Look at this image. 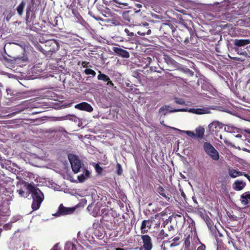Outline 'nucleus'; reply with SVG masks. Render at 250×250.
Returning a JSON list of instances; mask_svg holds the SVG:
<instances>
[{
    "mask_svg": "<svg viewBox=\"0 0 250 250\" xmlns=\"http://www.w3.org/2000/svg\"><path fill=\"white\" fill-rule=\"evenodd\" d=\"M27 188L32 193L33 198L32 208L33 210H37L40 208L41 204L43 200L44 195L38 188H36L31 184H28Z\"/></svg>",
    "mask_w": 250,
    "mask_h": 250,
    "instance_id": "f257e3e1",
    "label": "nucleus"
},
{
    "mask_svg": "<svg viewBox=\"0 0 250 250\" xmlns=\"http://www.w3.org/2000/svg\"><path fill=\"white\" fill-rule=\"evenodd\" d=\"M194 37V33L191 28L187 27L184 29H179L177 31V40L180 43L184 42L186 44L190 43Z\"/></svg>",
    "mask_w": 250,
    "mask_h": 250,
    "instance_id": "f03ea898",
    "label": "nucleus"
},
{
    "mask_svg": "<svg viewBox=\"0 0 250 250\" xmlns=\"http://www.w3.org/2000/svg\"><path fill=\"white\" fill-rule=\"evenodd\" d=\"M37 6V4L36 0H30V2L28 3L26 10V24L27 26H29L30 29L32 30H34V27L33 25V19L35 17L33 16L30 17V13L36 8Z\"/></svg>",
    "mask_w": 250,
    "mask_h": 250,
    "instance_id": "7ed1b4c3",
    "label": "nucleus"
},
{
    "mask_svg": "<svg viewBox=\"0 0 250 250\" xmlns=\"http://www.w3.org/2000/svg\"><path fill=\"white\" fill-rule=\"evenodd\" d=\"M108 6L113 11L121 13L124 10L127 9L128 3L125 0H110Z\"/></svg>",
    "mask_w": 250,
    "mask_h": 250,
    "instance_id": "20e7f679",
    "label": "nucleus"
},
{
    "mask_svg": "<svg viewBox=\"0 0 250 250\" xmlns=\"http://www.w3.org/2000/svg\"><path fill=\"white\" fill-rule=\"evenodd\" d=\"M159 214L157 213L155 214L154 217H151L148 220H144L142 221L140 230L142 234L146 233L148 230L151 228V227L153 226V224L156 222V219H158Z\"/></svg>",
    "mask_w": 250,
    "mask_h": 250,
    "instance_id": "39448f33",
    "label": "nucleus"
},
{
    "mask_svg": "<svg viewBox=\"0 0 250 250\" xmlns=\"http://www.w3.org/2000/svg\"><path fill=\"white\" fill-rule=\"evenodd\" d=\"M203 149L207 154L214 160L219 159V155L217 150L208 142H205L203 145Z\"/></svg>",
    "mask_w": 250,
    "mask_h": 250,
    "instance_id": "423d86ee",
    "label": "nucleus"
},
{
    "mask_svg": "<svg viewBox=\"0 0 250 250\" xmlns=\"http://www.w3.org/2000/svg\"><path fill=\"white\" fill-rule=\"evenodd\" d=\"M143 245L139 250H151L153 248V243L151 237L148 234L141 235Z\"/></svg>",
    "mask_w": 250,
    "mask_h": 250,
    "instance_id": "0eeeda50",
    "label": "nucleus"
},
{
    "mask_svg": "<svg viewBox=\"0 0 250 250\" xmlns=\"http://www.w3.org/2000/svg\"><path fill=\"white\" fill-rule=\"evenodd\" d=\"M68 159L71 164L72 169L75 173H78L81 168V163L80 160L77 156L69 154L68 155Z\"/></svg>",
    "mask_w": 250,
    "mask_h": 250,
    "instance_id": "6e6552de",
    "label": "nucleus"
},
{
    "mask_svg": "<svg viewBox=\"0 0 250 250\" xmlns=\"http://www.w3.org/2000/svg\"><path fill=\"white\" fill-rule=\"evenodd\" d=\"M74 210V208H67L63 206L62 204H61L59 207L58 211L56 213L53 214V215L58 217L62 215L70 214L72 213Z\"/></svg>",
    "mask_w": 250,
    "mask_h": 250,
    "instance_id": "1a4fd4ad",
    "label": "nucleus"
},
{
    "mask_svg": "<svg viewBox=\"0 0 250 250\" xmlns=\"http://www.w3.org/2000/svg\"><path fill=\"white\" fill-rule=\"evenodd\" d=\"M223 125L218 121H214L210 123L208 126L209 132L215 134L223 128Z\"/></svg>",
    "mask_w": 250,
    "mask_h": 250,
    "instance_id": "9d476101",
    "label": "nucleus"
},
{
    "mask_svg": "<svg viewBox=\"0 0 250 250\" xmlns=\"http://www.w3.org/2000/svg\"><path fill=\"white\" fill-rule=\"evenodd\" d=\"M175 27L171 23H167L166 22L163 23L160 27V31L163 32L164 34L169 35L170 33H172L175 31Z\"/></svg>",
    "mask_w": 250,
    "mask_h": 250,
    "instance_id": "9b49d317",
    "label": "nucleus"
},
{
    "mask_svg": "<svg viewBox=\"0 0 250 250\" xmlns=\"http://www.w3.org/2000/svg\"><path fill=\"white\" fill-rule=\"evenodd\" d=\"M76 109L80 110H84L89 112L93 111V108L92 106L86 102H82L75 105Z\"/></svg>",
    "mask_w": 250,
    "mask_h": 250,
    "instance_id": "f8f14e48",
    "label": "nucleus"
},
{
    "mask_svg": "<svg viewBox=\"0 0 250 250\" xmlns=\"http://www.w3.org/2000/svg\"><path fill=\"white\" fill-rule=\"evenodd\" d=\"M103 220L104 221L110 223L111 227H116L117 226V224L115 221V218L111 213H104L103 216Z\"/></svg>",
    "mask_w": 250,
    "mask_h": 250,
    "instance_id": "ddd939ff",
    "label": "nucleus"
},
{
    "mask_svg": "<svg viewBox=\"0 0 250 250\" xmlns=\"http://www.w3.org/2000/svg\"><path fill=\"white\" fill-rule=\"evenodd\" d=\"M97 79L99 80L106 82V85L110 87H113L114 85L109 77L107 75L102 73L101 71H99V74L97 76Z\"/></svg>",
    "mask_w": 250,
    "mask_h": 250,
    "instance_id": "4468645a",
    "label": "nucleus"
},
{
    "mask_svg": "<svg viewBox=\"0 0 250 250\" xmlns=\"http://www.w3.org/2000/svg\"><path fill=\"white\" fill-rule=\"evenodd\" d=\"M113 50L116 55L120 57L124 58H128L130 56L129 53L127 51L120 47H113Z\"/></svg>",
    "mask_w": 250,
    "mask_h": 250,
    "instance_id": "2eb2a0df",
    "label": "nucleus"
},
{
    "mask_svg": "<svg viewBox=\"0 0 250 250\" xmlns=\"http://www.w3.org/2000/svg\"><path fill=\"white\" fill-rule=\"evenodd\" d=\"M157 191L167 201L170 202L172 201L171 195L167 194L165 189L162 186H160L158 187Z\"/></svg>",
    "mask_w": 250,
    "mask_h": 250,
    "instance_id": "dca6fc26",
    "label": "nucleus"
},
{
    "mask_svg": "<svg viewBox=\"0 0 250 250\" xmlns=\"http://www.w3.org/2000/svg\"><path fill=\"white\" fill-rule=\"evenodd\" d=\"M250 43V39H235L233 41L234 45L237 47L244 46Z\"/></svg>",
    "mask_w": 250,
    "mask_h": 250,
    "instance_id": "f3484780",
    "label": "nucleus"
},
{
    "mask_svg": "<svg viewBox=\"0 0 250 250\" xmlns=\"http://www.w3.org/2000/svg\"><path fill=\"white\" fill-rule=\"evenodd\" d=\"M250 200V192L249 191L246 192L241 195V203L246 206L247 205Z\"/></svg>",
    "mask_w": 250,
    "mask_h": 250,
    "instance_id": "a211bd4d",
    "label": "nucleus"
},
{
    "mask_svg": "<svg viewBox=\"0 0 250 250\" xmlns=\"http://www.w3.org/2000/svg\"><path fill=\"white\" fill-rule=\"evenodd\" d=\"M205 129L203 127L199 126L195 129V138L202 139L204 138Z\"/></svg>",
    "mask_w": 250,
    "mask_h": 250,
    "instance_id": "6ab92c4d",
    "label": "nucleus"
},
{
    "mask_svg": "<svg viewBox=\"0 0 250 250\" xmlns=\"http://www.w3.org/2000/svg\"><path fill=\"white\" fill-rule=\"evenodd\" d=\"M246 186V183L242 181L237 180L233 184V188L238 191L242 190Z\"/></svg>",
    "mask_w": 250,
    "mask_h": 250,
    "instance_id": "aec40b11",
    "label": "nucleus"
},
{
    "mask_svg": "<svg viewBox=\"0 0 250 250\" xmlns=\"http://www.w3.org/2000/svg\"><path fill=\"white\" fill-rule=\"evenodd\" d=\"M229 176L231 178H236L239 176H244V174H245V172L240 171L236 169H229Z\"/></svg>",
    "mask_w": 250,
    "mask_h": 250,
    "instance_id": "412c9836",
    "label": "nucleus"
},
{
    "mask_svg": "<svg viewBox=\"0 0 250 250\" xmlns=\"http://www.w3.org/2000/svg\"><path fill=\"white\" fill-rule=\"evenodd\" d=\"M26 5V2L25 0H22L21 3L17 6L16 10L18 15L20 16H21L23 15V10Z\"/></svg>",
    "mask_w": 250,
    "mask_h": 250,
    "instance_id": "4be33fe9",
    "label": "nucleus"
},
{
    "mask_svg": "<svg viewBox=\"0 0 250 250\" xmlns=\"http://www.w3.org/2000/svg\"><path fill=\"white\" fill-rule=\"evenodd\" d=\"M163 59L165 62L168 64L170 65L175 66L176 62L172 59L169 55L164 54Z\"/></svg>",
    "mask_w": 250,
    "mask_h": 250,
    "instance_id": "5701e85b",
    "label": "nucleus"
},
{
    "mask_svg": "<svg viewBox=\"0 0 250 250\" xmlns=\"http://www.w3.org/2000/svg\"><path fill=\"white\" fill-rule=\"evenodd\" d=\"M121 32H125L127 37H132L134 35L133 28L130 26L128 28H124L123 27L121 29Z\"/></svg>",
    "mask_w": 250,
    "mask_h": 250,
    "instance_id": "b1692460",
    "label": "nucleus"
},
{
    "mask_svg": "<svg viewBox=\"0 0 250 250\" xmlns=\"http://www.w3.org/2000/svg\"><path fill=\"white\" fill-rule=\"evenodd\" d=\"M186 237L184 240V246L185 249H188L190 246V239L191 238V235L190 234H185Z\"/></svg>",
    "mask_w": 250,
    "mask_h": 250,
    "instance_id": "393cba45",
    "label": "nucleus"
},
{
    "mask_svg": "<svg viewBox=\"0 0 250 250\" xmlns=\"http://www.w3.org/2000/svg\"><path fill=\"white\" fill-rule=\"evenodd\" d=\"M189 111L196 114H204L208 113L207 110L203 108H192Z\"/></svg>",
    "mask_w": 250,
    "mask_h": 250,
    "instance_id": "a878e982",
    "label": "nucleus"
},
{
    "mask_svg": "<svg viewBox=\"0 0 250 250\" xmlns=\"http://www.w3.org/2000/svg\"><path fill=\"white\" fill-rule=\"evenodd\" d=\"M103 230L101 227H99L98 229H95L94 231V234L99 239H102L103 237Z\"/></svg>",
    "mask_w": 250,
    "mask_h": 250,
    "instance_id": "bb28decb",
    "label": "nucleus"
},
{
    "mask_svg": "<svg viewBox=\"0 0 250 250\" xmlns=\"http://www.w3.org/2000/svg\"><path fill=\"white\" fill-rule=\"evenodd\" d=\"M170 108L169 105H164L162 106L159 110V113L166 115L167 114L166 111H167Z\"/></svg>",
    "mask_w": 250,
    "mask_h": 250,
    "instance_id": "cd10ccee",
    "label": "nucleus"
},
{
    "mask_svg": "<svg viewBox=\"0 0 250 250\" xmlns=\"http://www.w3.org/2000/svg\"><path fill=\"white\" fill-rule=\"evenodd\" d=\"M159 214V217H158V219H156V222L154 223L153 224V225L154 226V228H159L160 225H161V217H160V215L161 216H163V215H164L165 214L164 213H163L162 212L160 213Z\"/></svg>",
    "mask_w": 250,
    "mask_h": 250,
    "instance_id": "c85d7f7f",
    "label": "nucleus"
},
{
    "mask_svg": "<svg viewBox=\"0 0 250 250\" xmlns=\"http://www.w3.org/2000/svg\"><path fill=\"white\" fill-rule=\"evenodd\" d=\"M188 229H190V231L191 234L192 233L193 231L196 230L195 222L192 219L191 220V222L189 224Z\"/></svg>",
    "mask_w": 250,
    "mask_h": 250,
    "instance_id": "c756f323",
    "label": "nucleus"
},
{
    "mask_svg": "<svg viewBox=\"0 0 250 250\" xmlns=\"http://www.w3.org/2000/svg\"><path fill=\"white\" fill-rule=\"evenodd\" d=\"M102 14L105 17H109L111 16L110 9L109 8H106L102 11Z\"/></svg>",
    "mask_w": 250,
    "mask_h": 250,
    "instance_id": "7c9ffc66",
    "label": "nucleus"
},
{
    "mask_svg": "<svg viewBox=\"0 0 250 250\" xmlns=\"http://www.w3.org/2000/svg\"><path fill=\"white\" fill-rule=\"evenodd\" d=\"M84 72L85 73V74L91 75L93 77H94L96 74V73L94 70H93L91 69H90V68H86L84 70Z\"/></svg>",
    "mask_w": 250,
    "mask_h": 250,
    "instance_id": "2f4dec72",
    "label": "nucleus"
},
{
    "mask_svg": "<svg viewBox=\"0 0 250 250\" xmlns=\"http://www.w3.org/2000/svg\"><path fill=\"white\" fill-rule=\"evenodd\" d=\"M205 221H206V222L207 223L208 227L210 229L212 227V226L213 225V222L208 216L206 217Z\"/></svg>",
    "mask_w": 250,
    "mask_h": 250,
    "instance_id": "473e14b6",
    "label": "nucleus"
},
{
    "mask_svg": "<svg viewBox=\"0 0 250 250\" xmlns=\"http://www.w3.org/2000/svg\"><path fill=\"white\" fill-rule=\"evenodd\" d=\"M117 168V174L118 175H121L123 173V170L121 164L117 163L116 166Z\"/></svg>",
    "mask_w": 250,
    "mask_h": 250,
    "instance_id": "72a5a7b5",
    "label": "nucleus"
},
{
    "mask_svg": "<svg viewBox=\"0 0 250 250\" xmlns=\"http://www.w3.org/2000/svg\"><path fill=\"white\" fill-rule=\"evenodd\" d=\"M96 172L99 174H102L103 169V168L98 164H97L95 167Z\"/></svg>",
    "mask_w": 250,
    "mask_h": 250,
    "instance_id": "f704fd0d",
    "label": "nucleus"
},
{
    "mask_svg": "<svg viewBox=\"0 0 250 250\" xmlns=\"http://www.w3.org/2000/svg\"><path fill=\"white\" fill-rule=\"evenodd\" d=\"M168 233L169 235H171V238H172L174 236V233L173 231L174 230V228L173 226L170 225V226L168 227Z\"/></svg>",
    "mask_w": 250,
    "mask_h": 250,
    "instance_id": "c9c22d12",
    "label": "nucleus"
},
{
    "mask_svg": "<svg viewBox=\"0 0 250 250\" xmlns=\"http://www.w3.org/2000/svg\"><path fill=\"white\" fill-rule=\"evenodd\" d=\"M144 61L145 63H146V67L148 66V65L150 64V63L152 61V59L149 57H147L146 58H144Z\"/></svg>",
    "mask_w": 250,
    "mask_h": 250,
    "instance_id": "e433bc0d",
    "label": "nucleus"
},
{
    "mask_svg": "<svg viewBox=\"0 0 250 250\" xmlns=\"http://www.w3.org/2000/svg\"><path fill=\"white\" fill-rule=\"evenodd\" d=\"M174 101L176 104L184 105L185 104V102L182 99H179L178 98H174Z\"/></svg>",
    "mask_w": 250,
    "mask_h": 250,
    "instance_id": "4c0bfd02",
    "label": "nucleus"
},
{
    "mask_svg": "<svg viewBox=\"0 0 250 250\" xmlns=\"http://www.w3.org/2000/svg\"><path fill=\"white\" fill-rule=\"evenodd\" d=\"M146 28L145 27H144V28L141 29L140 30H139L137 32V34L139 35L145 36V35H146Z\"/></svg>",
    "mask_w": 250,
    "mask_h": 250,
    "instance_id": "58836bf2",
    "label": "nucleus"
},
{
    "mask_svg": "<svg viewBox=\"0 0 250 250\" xmlns=\"http://www.w3.org/2000/svg\"><path fill=\"white\" fill-rule=\"evenodd\" d=\"M188 136H190V137H193V138H195V133H194L193 132L191 131H189V130H188V131H184Z\"/></svg>",
    "mask_w": 250,
    "mask_h": 250,
    "instance_id": "ea45409f",
    "label": "nucleus"
},
{
    "mask_svg": "<svg viewBox=\"0 0 250 250\" xmlns=\"http://www.w3.org/2000/svg\"><path fill=\"white\" fill-rule=\"evenodd\" d=\"M3 15H5V18L7 21H9L10 19L12 17V14H11V13H9L7 15H5V13H4Z\"/></svg>",
    "mask_w": 250,
    "mask_h": 250,
    "instance_id": "a19ab883",
    "label": "nucleus"
},
{
    "mask_svg": "<svg viewBox=\"0 0 250 250\" xmlns=\"http://www.w3.org/2000/svg\"><path fill=\"white\" fill-rule=\"evenodd\" d=\"M235 51L237 52L238 54L242 55H245L247 54V53L246 51H239V50L238 48H235Z\"/></svg>",
    "mask_w": 250,
    "mask_h": 250,
    "instance_id": "79ce46f5",
    "label": "nucleus"
},
{
    "mask_svg": "<svg viewBox=\"0 0 250 250\" xmlns=\"http://www.w3.org/2000/svg\"><path fill=\"white\" fill-rule=\"evenodd\" d=\"M81 64L83 67L87 68L89 64V62H88L83 61L82 62Z\"/></svg>",
    "mask_w": 250,
    "mask_h": 250,
    "instance_id": "37998d69",
    "label": "nucleus"
},
{
    "mask_svg": "<svg viewBox=\"0 0 250 250\" xmlns=\"http://www.w3.org/2000/svg\"><path fill=\"white\" fill-rule=\"evenodd\" d=\"M206 246L204 244H201V245L198 247L197 250H206Z\"/></svg>",
    "mask_w": 250,
    "mask_h": 250,
    "instance_id": "c03bdc74",
    "label": "nucleus"
},
{
    "mask_svg": "<svg viewBox=\"0 0 250 250\" xmlns=\"http://www.w3.org/2000/svg\"><path fill=\"white\" fill-rule=\"evenodd\" d=\"M160 234L162 235H164V237H167L169 236V234L167 233H165V231L164 229H162L160 232Z\"/></svg>",
    "mask_w": 250,
    "mask_h": 250,
    "instance_id": "a18cd8bd",
    "label": "nucleus"
},
{
    "mask_svg": "<svg viewBox=\"0 0 250 250\" xmlns=\"http://www.w3.org/2000/svg\"><path fill=\"white\" fill-rule=\"evenodd\" d=\"M78 178L80 182H82L84 180L85 177L83 174H82L81 175L78 176Z\"/></svg>",
    "mask_w": 250,
    "mask_h": 250,
    "instance_id": "49530a36",
    "label": "nucleus"
},
{
    "mask_svg": "<svg viewBox=\"0 0 250 250\" xmlns=\"http://www.w3.org/2000/svg\"><path fill=\"white\" fill-rule=\"evenodd\" d=\"M179 235L180 236H176V237H175L174 238H173L172 241L175 242L179 241L180 239H181V238L182 237V234L181 233H179Z\"/></svg>",
    "mask_w": 250,
    "mask_h": 250,
    "instance_id": "de8ad7c7",
    "label": "nucleus"
},
{
    "mask_svg": "<svg viewBox=\"0 0 250 250\" xmlns=\"http://www.w3.org/2000/svg\"><path fill=\"white\" fill-rule=\"evenodd\" d=\"M17 192H18L19 194L21 196H24L25 192L22 189H21L18 190Z\"/></svg>",
    "mask_w": 250,
    "mask_h": 250,
    "instance_id": "09e8293b",
    "label": "nucleus"
},
{
    "mask_svg": "<svg viewBox=\"0 0 250 250\" xmlns=\"http://www.w3.org/2000/svg\"><path fill=\"white\" fill-rule=\"evenodd\" d=\"M186 111V110L184 109H172V110H170V112H178V111Z\"/></svg>",
    "mask_w": 250,
    "mask_h": 250,
    "instance_id": "8fccbe9b",
    "label": "nucleus"
},
{
    "mask_svg": "<svg viewBox=\"0 0 250 250\" xmlns=\"http://www.w3.org/2000/svg\"><path fill=\"white\" fill-rule=\"evenodd\" d=\"M230 58L234 61H243L242 60L240 59L238 57H233V58Z\"/></svg>",
    "mask_w": 250,
    "mask_h": 250,
    "instance_id": "3c124183",
    "label": "nucleus"
},
{
    "mask_svg": "<svg viewBox=\"0 0 250 250\" xmlns=\"http://www.w3.org/2000/svg\"><path fill=\"white\" fill-rule=\"evenodd\" d=\"M179 244V243H176V242H174L170 244V247H173L177 246Z\"/></svg>",
    "mask_w": 250,
    "mask_h": 250,
    "instance_id": "603ef678",
    "label": "nucleus"
},
{
    "mask_svg": "<svg viewBox=\"0 0 250 250\" xmlns=\"http://www.w3.org/2000/svg\"><path fill=\"white\" fill-rule=\"evenodd\" d=\"M58 244H56L53 247V250H58Z\"/></svg>",
    "mask_w": 250,
    "mask_h": 250,
    "instance_id": "864d4df0",
    "label": "nucleus"
},
{
    "mask_svg": "<svg viewBox=\"0 0 250 250\" xmlns=\"http://www.w3.org/2000/svg\"><path fill=\"white\" fill-rule=\"evenodd\" d=\"M151 30H150V29H147L146 28V35H149V34H151Z\"/></svg>",
    "mask_w": 250,
    "mask_h": 250,
    "instance_id": "5fc2aeb1",
    "label": "nucleus"
},
{
    "mask_svg": "<svg viewBox=\"0 0 250 250\" xmlns=\"http://www.w3.org/2000/svg\"><path fill=\"white\" fill-rule=\"evenodd\" d=\"M53 42L54 43L56 44V45L58 47L59 46V43L58 42L55 40H53Z\"/></svg>",
    "mask_w": 250,
    "mask_h": 250,
    "instance_id": "6e6d98bb",
    "label": "nucleus"
},
{
    "mask_svg": "<svg viewBox=\"0 0 250 250\" xmlns=\"http://www.w3.org/2000/svg\"><path fill=\"white\" fill-rule=\"evenodd\" d=\"M69 246L72 247V249H73L75 247V246L73 244H71V243L69 244Z\"/></svg>",
    "mask_w": 250,
    "mask_h": 250,
    "instance_id": "4d7b16f0",
    "label": "nucleus"
},
{
    "mask_svg": "<svg viewBox=\"0 0 250 250\" xmlns=\"http://www.w3.org/2000/svg\"><path fill=\"white\" fill-rule=\"evenodd\" d=\"M116 250H124V249L121 248H118L116 249Z\"/></svg>",
    "mask_w": 250,
    "mask_h": 250,
    "instance_id": "13d9d810",
    "label": "nucleus"
},
{
    "mask_svg": "<svg viewBox=\"0 0 250 250\" xmlns=\"http://www.w3.org/2000/svg\"><path fill=\"white\" fill-rule=\"evenodd\" d=\"M151 69L152 70H153V69L152 68V66L151 67ZM154 70L155 71L159 72V71L156 70L155 69H154Z\"/></svg>",
    "mask_w": 250,
    "mask_h": 250,
    "instance_id": "bf43d9fd",
    "label": "nucleus"
},
{
    "mask_svg": "<svg viewBox=\"0 0 250 250\" xmlns=\"http://www.w3.org/2000/svg\"><path fill=\"white\" fill-rule=\"evenodd\" d=\"M162 249H163V250H166V248H165V247H163V244L162 245Z\"/></svg>",
    "mask_w": 250,
    "mask_h": 250,
    "instance_id": "052dcab7",
    "label": "nucleus"
},
{
    "mask_svg": "<svg viewBox=\"0 0 250 250\" xmlns=\"http://www.w3.org/2000/svg\"><path fill=\"white\" fill-rule=\"evenodd\" d=\"M86 175L89 174V171H88L86 170Z\"/></svg>",
    "mask_w": 250,
    "mask_h": 250,
    "instance_id": "680f3d73",
    "label": "nucleus"
},
{
    "mask_svg": "<svg viewBox=\"0 0 250 250\" xmlns=\"http://www.w3.org/2000/svg\"><path fill=\"white\" fill-rule=\"evenodd\" d=\"M138 7H141V6H142V5L141 4H138Z\"/></svg>",
    "mask_w": 250,
    "mask_h": 250,
    "instance_id": "e2e57ef3",
    "label": "nucleus"
},
{
    "mask_svg": "<svg viewBox=\"0 0 250 250\" xmlns=\"http://www.w3.org/2000/svg\"><path fill=\"white\" fill-rule=\"evenodd\" d=\"M56 25H57V22H56L55 24H54V26H56Z\"/></svg>",
    "mask_w": 250,
    "mask_h": 250,
    "instance_id": "0e129e2a",
    "label": "nucleus"
},
{
    "mask_svg": "<svg viewBox=\"0 0 250 250\" xmlns=\"http://www.w3.org/2000/svg\"><path fill=\"white\" fill-rule=\"evenodd\" d=\"M177 216H179V217H181V216L180 215H179V214H178V215H177Z\"/></svg>",
    "mask_w": 250,
    "mask_h": 250,
    "instance_id": "69168bd1",
    "label": "nucleus"
}]
</instances>
